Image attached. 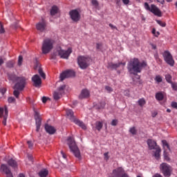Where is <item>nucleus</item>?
<instances>
[{"mask_svg": "<svg viewBox=\"0 0 177 177\" xmlns=\"http://www.w3.org/2000/svg\"><path fill=\"white\" fill-rule=\"evenodd\" d=\"M7 162L10 167H12V168H17V162H16L13 158L8 160Z\"/></svg>", "mask_w": 177, "mask_h": 177, "instance_id": "4be33fe9", "label": "nucleus"}, {"mask_svg": "<svg viewBox=\"0 0 177 177\" xmlns=\"http://www.w3.org/2000/svg\"><path fill=\"white\" fill-rule=\"evenodd\" d=\"M156 99L159 102H161V100H164V94H162V93L161 92L157 93L156 94Z\"/></svg>", "mask_w": 177, "mask_h": 177, "instance_id": "a878e982", "label": "nucleus"}, {"mask_svg": "<svg viewBox=\"0 0 177 177\" xmlns=\"http://www.w3.org/2000/svg\"><path fill=\"white\" fill-rule=\"evenodd\" d=\"M156 23H158V24H159V26H160L161 27H165V26H167V24H165V22H162L160 20H156Z\"/></svg>", "mask_w": 177, "mask_h": 177, "instance_id": "a19ab883", "label": "nucleus"}, {"mask_svg": "<svg viewBox=\"0 0 177 177\" xmlns=\"http://www.w3.org/2000/svg\"><path fill=\"white\" fill-rule=\"evenodd\" d=\"M95 128L97 131H100L103 128V122L97 121L95 122Z\"/></svg>", "mask_w": 177, "mask_h": 177, "instance_id": "bb28decb", "label": "nucleus"}, {"mask_svg": "<svg viewBox=\"0 0 177 177\" xmlns=\"http://www.w3.org/2000/svg\"><path fill=\"white\" fill-rule=\"evenodd\" d=\"M101 46H102V44H100L99 43L96 44V49H97V50L100 49Z\"/></svg>", "mask_w": 177, "mask_h": 177, "instance_id": "e2e57ef3", "label": "nucleus"}, {"mask_svg": "<svg viewBox=\"0 0 177 177\" xmlns=\"http://www.w3.org/2000/svg\"><path fill=\"white\" fill-rule=\"evenodd\" d=\"M105 106H106V102H101L96 105V108L100 110V109H104Z\"/></svg>", "mask_w": 177, "mask_h": 177, "instance_id": "c756f323", "label": "nucleus"}, {"mask_svg": "<svg viewBox=\"0 0 177 177\" xmlns=\"http://www.w3.org/2000/svg\"><path fill=\"white\" fill-rule=\"evenodd\" d=\"M0 171L6 175V177H13V174H12V171L10 168L8 167L7 165L1 164L0 167Z\"/></svg>", "mask_w": 177, "mask_h": 177, "instance_id": "4468645a", "label": "nucleus"}, {"mask_svg": "<svg viewBox=\"0 0 177 177\" xmlns=\"http://www.w3.org/2000/svg\"><path fill=\"white\" fill-rule=\"evenodd\" d=\"M48 100H50V99L49 97H42V102L44 103H46V102H48Z\"/></svg>", "mask_w": 177, "mask_h": 177, "instance_id": "603ef678", "label": "nucleus"}, {"mask_svg": "<svg viewBox=\"0 0 177 177\" xmlns=\"http://www.w3.org/2000/svg\"><path fill=\"white\" fill-rule=\"evenodd\" d=\"M5 32V29L3 28V25L0 22V34H3Z\"/></svg>", "mask_w": 177, "mask_h": 177, "instance_id": "c03bdc74", "label": "nucleus"}, {"mask_svg": "<svg viewBox=\"0 0 177 177\" xmlns=\"http://www.w3.org/2000/svg\"><path fill=\"white\" fill-rule=\"evenodd\" d=\"M3 64V59L0 58V66H2Z\"/></svg>", "mask_w": 177, "mask_h": 177, "instance_id": "338daca9", "label": "nucleus"}, {"mask_svg": "<svg viewBox=\"0 0 177 177\" xmlns=\"http://www.w3.org/2000/svg\"><path fill=\"white\" fill-rule=\"evenodd\" d=\"M147 64L145 62H140L139 59L133 58L127 64V69L130 74L136 75L138 73H142V68L146 67Z\"/></svg>", "mask_w": 177, "mask_h": 177, "instance_id": "f257e3e1", "label": "nucleus"}, {"mask_svg": "<svg viewBox=\"0 0 177 177\" xmlns=\"http://www.w3.org/2000/svg\"><path fill=\"white\" fill-rule=\"evenodd\" d=\"M49 171L46 169H44L39 172V176L40 177H46L48 176Z\"/></svg>", "mask_w": 177, "mask_h": 177, "instance_id": "b1692460", "label": "nucleus"}, {"mask_svg": "<svg viewBox=\"0 0 177 177\" xmlns=\"http://www.w3.org/2000/svg\"><path fill=\"white\" fill-rule=\"evenodd\" d=\"M32 81L33 82V86H35L36 88L41 86V84H42V80L38 75H33L32 77Z\"/></svg>", "mask_w": 177, "mask_h": 177, "instance_id": "dca6fc26", "label": "nucleus"}, {"mask_svg": "<svg viewBox=\"0 0 177 177\" xmlns=\"http://www.w3.org/2000/svg\"><path fill=\"white\" fill-rule=\"evenodd\" d=\"M138 103L140 107H143V106L146 104V100H145V98H141L138 100Z\"/></svg>", "mask_w": 177, "mask_h": 177, "instance_id": "c85d7f7f", "label": "nucleus"}, {"mask_svg": "<svg viewBox=\"0 0 177 177\" xmlns=\"http://www.w3.org/2000/svg\"><path fill=\"white\" fill-rule=\"evenodd\" d=\"M109 27H111V28L112 30H118L116 26H113V24H109Z\"/></svg>", "mask_w": 177, "mask_h": 177, "instance_id": "4d7b16f0", "label": "nucleus"}, {"mask_svg": "<svg viewBox=\"0 0 177 177\" xmlns=\"http://www.w3.org/2000/svg\"><path fill=\"white\" fill-rule=\"evenodd\" d=\"M105 89L106 91H107V92H109V93L111 92H113V88H111V86H105Z\"/></svg>", "mask_w": 177, "mask_h": 177, "instance_id": "a18cd8bd", "label": "nucleus"}, {"mask_svg": "<svg viewBox=\"0 0 177 177\" xmlns=\"http://www.w3.org/2000/svg\"><path fill=\"white\" fill-rule=\"evenodd\" d=\"M28 160H29V161H31V162H34V158L32 157V155H28Z\"/></svg>", "mask_w": 177, "mask_h": 177, "instance_id": "3c124183", "label": "nucleus"}, {"mask_svg": "<svg viewBox=\"0 0 177 177\" xmlns=\"http://www.w3.org/2000/svg\"><path fill=\"white\" fill-rule=\"evenodd\" d=\"M69 15L71 17V19L73 21H80V19H81V15H80V12L77 10H72L69 12Z\"/></svg>", "mask_w": 177, "mask_h": 177, "instance_id": "2eb2a0df", "label": "nucleus"}, {"mask_svg": "<svg viewBox=\"0 0 177 177\" xmlns=\"http://www.w3.org/2000/svg\"><path fill=\"white\" fill-rule=\"evenodd\" d=\"M171 107H173V109H176L177 110V102H171Z\"/></svg>", "mask_w": 177, "mask_h": 177, "instance_id": "864d4df0", "label": "nucleus"}, {"mask_svg": "<svg viewBox=\"0 0 177 177\" xmlns=\"http://www.w3.org/2000/svg\"><path fill=\"white\" fill-rule=\"evenodd\" d=\"M117 124H118V120H113L111 122V125L113 127L117 126Z\"/></svg>", "mask_w": 177, "mask_h": 177, "instance_id": "49530a36", "label": "nucleus"}, {"mask_svg": "<svg viewBox=\"0 0 177 177\" xmlns=\"http://www.w3.org/2000/svg\"><path fill=\"white\" fill-rule=\"evenodd\" d=\"M46 27V24L45 23V21H42L41 22H39L36 25L37 30L38 31H40L41 32H43V31H45Z\"/></svg>", "mask_w": 177, "mask_h": 177, "instance_id": "6ab92c4d", "label": "nucleus"}, {"mask_svg": "<svg viewBox=\"0 0 177 177\" xmlns=\"http://www.w3.org/2000/svg\"><path fill=\"white\" fill-rule=\"evenodd\" d=\"M8 79L12 82H17L14 86V89H17V91H23L27 85V78L25 77H19L15 74H9Z\"/></svg>", "mask_w": 177, "mask_h": 177, "instance_id": "f03ea898", "label": "nucleus"}, {"mask_svg": "<svg viewBox=\"0 0 177 177\" xmlns=\"http://www.w3.org/2000/svg\"><path fill=\"white\" fill-rule=\"evenodd\" d=\"M77 63L80 68L85 70V68H88V67H89L91 59L88 57L79 56L77 57Z\"/></svg>", "mask_w": 177, "mask_h": 177, "instance_id": "0eeeda50", "label": "nucleus"}, {"mask_svg": "<svg viewBox=\"0 0 177 177\" xmlns=\"http://www.w3.org/2000/svg\"><path fill=\"white\" fill-rule=\"evenodd\" d=\"M124 5H128L129 3V0H122Z\"/></svg>", "mask_w": 177, "mask_h": 177, "instance_id": "680f3d73", "label": "nucleus"}, {"mask_svg": "<svg viewBox=\"0 0 177 177\" xmlns=\"http://www.w3.org/2000/svg\"><path fill=\"white\" fill-rule=\"evenodd\" d=\"M171 88L174 91H177V83H171Z\"/></svg>", "mask_w": 177, "mask_h": 177, "instance_id": "de8ad7c7", "label": "nucleus"}, {"mask_svg": "<svg viewBox=\"0 0 177 177\" xmlns=\"http://www.w3.org/2000/svg\"><path fill=\"white\" fill-rule=\"evenodd\" d=\"M1 92L2 95H5V93H6V88H1Z\"/></svg>", "mask_w": 177, "mask_h": 177, "instance_id": "bf43d9fd", "label": "nucleus"}, {"mask_svg": "<svg viewBox=\"0 0 177 177\" xmlns=\"http://www.w3.org/2000/svg\"><path fill=\"white\" fill-rule=\"evenodd\" d=\"M7 66L9 67V68H12L15 66V62L13 61H10L7 63Z\"/></svg>", "mask_w": 177, "mask_h": 177, "instance_id": "ea45409f", "label": "nucleus"}, {"mask_svg": "<svg viewBox=\"0 0 177 177\" xmlns=\"http://www.w3.org/2000/svg\"><path fill=\"white\" fill-rule=\"evenodd\" d=\"M147 143L149 150H155L157 147H159L158 145H157V142L151 139H148Z\"/></svg>", "mask_w": 177, "mask_h": 177, "instance_id": "f3484780", "label": "nucleus"}, {"mask_svg": "<svg viewBox=\"0 0 177 177\" xmlns=\"http://www.w3.org/2000/svg\"><path fill=\"white\" fill-rule=\"evenodd\" d=\"M129 132H130V133H131L132 135H136V133H138V130H136V127H131V128H130Z\"/></svg>", "mask_w": 177, "mask_h": 177, "instance_id": "72a5a7b5", "label": "nucleus"}, {"mask_svg": "<svg viewBox=\"0 0 177 177\" xmlns=\"http://www.w3.org/2000/svg\"><path fill=\"white\" fill-rule=\"evenodd\" d=\"M8 106H5L4 109L0 107V118L3 117L2 124L4 127H6V120H8Z\"/></svg>", "mask_w": 177, "mask_h": 177, "instance_id": "9b49d317", "label": "nucleus"}, {"mask_svg": "<svg viewBox=\"0 0 177 177\" xmlns=\"http://www.w3.org/2000/svg\"><path fill=\"white\" fill-rule=\"evenodd\" d=\"M57 10H59V8H57V6H54L52 7V9L50 10V15L51 16H55L56 13H57Z\"/></svg>", "mask_w": 177, "mask_h": 177, "instance_id": "cd10ccee", "label": "nucleus"}, {"mask_svg": "<svg viewBox=\"0 0 177 177\" xmlns=\"http://www.w3.org/2000/svg\"><path fill=\"white\" fill-rule=\"evenodd\" d=\"M57 53L61 59H68V57H70V55L73 53V50L71 48H68L67 50L60 48L57 50Z\"/></svg>", "mask_w": 177, "mask_h": 177, "instance_id": "9d476101", "label": "nucleus"}, {"mask_svg": "<svg viewBox=\"0 0 177 177\" xmlns=\"http://www.w3.org/2000/svg\"><path fill=\"white\" fill-rule=\"evenodd\" d=\"M61 153H62L63 158H66V156L64 154V152H63V151H61Z\"/></svg>", "mask_w": 177, "mask_h": 177, "instance_id": "69168bd1", "label": "nucleus"}, {"mask_svg": "<svg viewBox=\"0 0 177 177\" xmlns=\"http://www.w3.org/2000/svg\"><path fill=\"white\" fill-rule=\"evenodd\" d=\"M158 2H160V3H161L162 5H164V3L165 2V1L164 0H157Z\"/></svg>", "mask_w": 177, "mask_h": 177, "instance_id": "0e129e2a", "label": "nucleus"}, {"mask_svg": "<svg viewBox=\"0 0 177 177\" xmlns=\"http://www.w3.org/2000/svg\"><path fill=\"white\" fill-rule=\"evenodd\" d=\"M156 151L154 153L155 156V158H156V160H159L160 159V153H161V148H160V147H157L155 149Z\"/></svg>", "mask_w": 177, "mask_h": 177, "instance_id": "5701e85b", "label": "nucleus"}, {"mask_svg": "<svg viewBox=\"0 0 177 177\" xmlns=\"http://www.w3.org/2000/svg\"><path fill=\"white\" fill-rule=\"evenodd\" d=\"M8 103H15L16 102V99H15L13 97H10L8 99Z\"/></svg>", "mask_w": 177, "mask_h": 177, "instance_id": "79ce46f5", "label": "nucleus"}, {"mask_svg": "<svg viewBox=\"0 0 177 177\" xmlns=\"http://www.w3.org/2000/svg\"><path fill=\"white\" fill-rule=\"evenodd\" d=\"M6 6H8V5H10V0H4Z\"/></svg>", "mask_w": 177, "mask_h": 177, "instance_id": "052dcab7", "label": "nucleus"}, {"mask_svg": "<svg viewBox=\"0 0 177 177\" xmlns=\"http://www.w3.org/2000/svg\"><path fill=\"white\" fill-rule=\"evenodd\" d=\"M64 89H66V85L60 86L58 88V91H59V93H63V92L64 91Z\"/></svg>", "mask_w": 177, "mask_h": 177, "instance_id": "58836bf2", "label": "nucleus"}, {"mask_svg": "<svg viewBox=\"0 0 177 177\" xmlns=\"http://www.w3.org/2000/svg\"><path fill=\"white\" fill-rule=\"evenodd\" d=\"M45 129L46 132H47V133H49V135H53L56 132V129L49 124L45 125Z\"/></svg>", "mask_w": 177, "mask_h": 177, "instance_id": "aec40b11", "label": "nucleus"}, {"mask_svg": "<svg viewBox=\"0 0 177 177\" xmlns=\"http://www.w3.org/2000/svg\"><path fill=\"white\" fill-rule=\"evenodd\" d=\"M21 63H23V56L19 55L18 59V66H21Z\"/></svg>", "mask_w": 177, "mask_h": 177, "instance_id": "37998d69", "label": "nucleus"}, {"mask_svg": "<svg viewBox=\"0 0 177 177\" xmlns=\"http://www.w3.org/2000/svg\"><path fill=\"white\" fill-rule=\"evenodd\" d=\"M35 120L36 124V131L39 132L41 129V125L42 124V118H41V115L37 111H35Z\"/></svg>", "mask_w": 177, "mask_h": 177, "instance_id": "ddd939ff", "label": "nucleus"}, {"mask_svg": "<svg viewBox=\"0 0 177 177\" xmlns=\"http://www.w3.org/2000/svg\"><path fill=\"white\" fill-rule=\"evenodd\" d=\"M164 151L165 150H167V151H171V149L169 148V145H168V142L167 140H162Z\"/></svg>", "mask_w": 177, "mask_h": 177, "instance_id": "393cba45", "label": "nucleus"}, {"mask_svg": "<svg viewBox=\"0 0 177 177\" xmlns=\"http://www.w3.org/2000/svg\"><path fill=\"white\" fill-rule=\"evenodd\" d=\"M27 144L28 145L29 149H32L34 144H32V142L31 141H28Z\"/></svg>", "mask_w": 177, "mask_h": 177, "instance_id": "09e8293b", "label": "nucleus"}, {"mask_svg": "<svg viewBox=\"0 0 177 177\" xmlns=\"http://www.w3.org/2000/svg\"><path fill=\"white\" fill-rule=\"evenodd\" d=\"M19 177H26V176H24V174H20L19 175Z\"/></svg>", "mask_w": 177, "mask_h": 177, "instance_id": "774afa93", "label": "nucleus"}, {"mask_svg": "<svg viewBox=\"0 0 177 177\" xmlns=\"http://www.w3.org/2000/svg\"><path fill=\"white\" fill-rule=\"evenodd\" d=\"M145 9H146L148 12H151L155 16H158V17H161V10L158 9V7L154 4H151V6L149 5V3L145 2L144 4Z\"/></svg>", "mask_w": 177, "mask_h": 177, "instance_id": "423d86ee", "label": "nucleus"}, {"mask_svg": "<svg viewBox=\"0 0 177 177\" xmlns=\"http://www.w3.org/2000/svg\"><path fill=\"white\" fill-rule=\"evenodd\" d=\"M55 44V40L52 39H45L43 41L41 46V52L43 55H48L52 49H53V44Z\"/></svg>", "mask_w": 177, "mask_h": 177, "instance_id": "20e7f679", "label": "nucleus"}, {"mask_svg": "<svg viewBox=\"0 0 177 177\" xmlns=\"http://www.w3.org/2000/svg\"><path fill=\"white\" fill-rule=\"evenodd\" d=\"M125 64H126L125 62H120L118 64H114L113 62H111L108 64V68H111L112 70H117L118 67H120V66H122L124 67Z\"/></svg>", "mask_w": 177, "mask_h": 177, "instance_id": "a211bd4d", "label": "nucleus"}, {"mask_svg": "<svg viewBox=\"0 0 177 177\" xmlns=\"http://www.w3.org/2000/svg\"><path fill=\"white\" fill-rule=\"evenodd\" d=\"M152 177H162V175H161L160 174L156 173L153 176H152Z\"/></svg>", "mask_w": 177, "mask_h": 177, "instance_id": "13d9d810", "label": "nucleus"}, {"mask_svg": "<svg viewBox=\"0 0 177 177\" xmlns=\"http://www.w3.org/2000/svg\"><path fill=\"white\" fill-rule=\"evenodd\" d=\"M155 59L156 60L157 63H162V60L160 59V57L158 56V53L154 54Z\"/></svg>", "mask_w": 177, "mask_h": 177, "instance_id": "c9c22d12", "label": "nucleus"}, {"mask_svg": "<svg viewBox=\"0 0 177 177\" xmlns=\"http://www.w3.org/2000/svg\"><path fill=\"white\" fill-rule=\"evenodd\" d=\"M60 95H62V93L54 92L53 98L55 99V100H59V99H60Z\"/></svg>", "mask_w": 177, "mask_h": 177, "instance_id": "f704fd0d", "label": "nucleus"}, {"mask_svg": "<svg viewBox=\"0 0 177 177\" xmlns=\"http://www.w3.org/2000/svg\"><path fill=\"white\" fill-rule=\"evenodd\" d=\"M160 169L165 177H169L172 174V167L167 163L163 162L160 164Z\"/></svg>", "mask_w": 177, "mask_h": 177, "instance_id": "6e6552de", "label": "nucleus"}, {"mask_svg": "<svg viewBox=\"0 0 177 177\" xmlns=\"http://www.w3.org/2000/svg\"><path fill=\"white\" fill-rule=\"evenodd\" d=\"M38 73H39V75H41V77L44 78V80H45V78H46V75H45V73H44V71H42V68H39L38 69Z\"/></svg>", "mask_w": 177, "mask_h": 177, "instance_id": "473e14b6", "label": "nucleus"}, {"mask_svg": "<svg viewBox=\"0 0 177 177\" xmlns=\"http://www.w3.org/2000/svg\"><path fill=\"white\" fill-rule=\"evenodd\" d=\"M19 91L20 90L15 89L13 92V95L15 96V97H17V99H18L19 96L20 95V91Z\"/></svg>", "mask_w": 177, "mask_h": 177, "instance_id": "4c0bfd02", "label": "nucleus"}, {"mask_svg": "<svg viewBox=\"0 0 177 177\" xmlns=\"http://www.w3.org/2000/svg\"><path fill=\"white\" fill-rule=\"evenodd\" d=\"M165 80L167 81V82H168L169 84H173L174 82H172V76H171V75L169 74H167L165 75Z\"/></svg>", "mask_w": 177, "mask_h": 177, "instance_id": "7c9ffc66", "label": "nucleus"}, {"mask_svg": "<svg viewBox=\"0 0 177 177\" xmlns=\"http://www.w3.org/2000/svg\"><path fill=\"white\" fill-rule=\"evenodd\" d=\"M89 91L86 88H84L83 90H82V92L80 93V95H79V98L80 99H86V97H89Z\"/></svg>", "mask_w": 177, "mask_h": 177, "instance_id": "412c9836", "label": "nucleus"}, {"mask_svg": "<svg viewBox=\"0 0 177 177\" xmlns=\"http://www.w3.org/2000/svg\"><path fill=\"white\" fill-rule=\"evenodd\" d=\"M158 114V113H157V111H153L151 112V117H153V118H156V115Z\"/></svg>", "mask_w": 177, "mask_h": 177, "instance_id": "5fc2aeb1", "label": "nucleus"}, {"mask_svg": "<svg viewBox=\"0 0 177 177\" xmlns=\"http://www.w3.org/2000/svg\"><path fill=\"white\" fill-rule=\"evenodd\" d=\"M66 115L72 122H74L78 127H80L82 129H86V126L84 124V122L75 118L74 116V112L71 109H66Z\"/></svg>", "mask_w": 177, "mask_h": 177, "instance_id": "39448f33", "label": "nucleus"}, {"mask_svg": "<svg viewBox=\"0 0 177 177\" xmlns=\"http://www.w3.org/2000/svg\"><path fill=\"white\" fill-rule=\"evenodd\" d=\"M155 81H156V82H158V84L160 82H162V77L160 75H156V77H155Z\"/></svg>", "mask_w": 177, "mask_h": 177, "instance_id": "e433bc0d", "label": "nucleus"}, {"mask_svg": "<svg viewBox=\"0 0 177 177\" xmlns=\"http://www.w3.org/2000/svg\"><path fill=\"white\" fill-rule=\"evenodd\" d=\"M162 56L164 57L165 62H166L167 64H169V66H174V64H175V61H174L172 55H171V53H169V51H165L162 53Z\"/></svg>", "mask_w": 177, "mask_h": 177, "instance_id": "1a4fd4ad", "label": "nucleus"}, {"mask_svg": "<svg viewBox=\"0 0 177 177\" xmlns=\"http://www.w3.org/2000/svg\"><path fill=\"white\" fill-rule=\"evenodd\" d=\"M170 151L168 150H165L163 152V156L165 158V160H166V161H169V153Z\"/></svg>", "mask_w": 177, "mask_h": 177, "instance_id": "2f4dec72", "label": "nucleus"}, {"mask_svg": "<svg viewBox=\"0 0 177 177\" xmlns=\"http://www.w3.org/2000/svg\"><path fill=\"white\" fill-rule=\"evenodd\" d=\"M67 144L71 151L73 153L75 157L78 158V160H81V153L80 152V149H78V147L77 146V144H75L74 139H73L71 137H68L67 139Z\"/></svg>", "mask_w": 177, "mask_h": 177, "instance_id": "7ed1b4c3", "label": "nucleus"}, {"mask_svg": "<svg viewBox=\"0 0 177 177\" xmlns=\"http://www.w3.org/2000/svg\"><path fill=\"white\" fill-rule=\"evenodd\" d=\"M104 158L106 161H108L109 158H110V156H109V152H106L104 153Z\"/></svg>", "mask_w": 177, "mask_h": 177, "instance_id": "8fccbe9b", "label": "nucleus"}, {"mask_svg": "<svg viewBox=\"0 0 177 177\" xmlns=\"http://www.w3.org/2000/svg\"><path fill=\"white\" fill-rule=\"evenodd\" d=\"M70 77H75V72L74 71L68 70L64 71L60 74V81H64L66 78H70Z\"/></svg>", "mask_w": 177, "mask_h": 177, "instance_id": "f8f14e48", "label": "nucleus"}, {"mask_svg": "<svg viewBox=\"0 0 177 177\" xmlns=\"http://www.w3.org/2000/svg\"><path fill=\"white\" fill-rule=\"evenodd\" d=\"M92 4L95 6H97V5H99V3H97L96 0H92Z\"/></svg>", "mask_w": 177, "mask_h": 177, "instance_id": "6e6d98bb", "label": "nucleus"}]
</instances>
